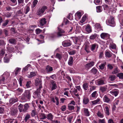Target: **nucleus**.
<instances>
[{"instance_id": "1", "label": "nucleus", "mask_w": 123, "mask_h": 123, "mask_svg": "<svg viewBox=\"0 0 123 123\" xmlns=\"http://www.w3.org/2000/svg\"><path fill=\"white\" fill-rule=\"evenodd\" d=\"M31 93L29 90H25L22 94L21 99L25 101H30L31 98Z\"/></svg>"}, {"instance_id": "2", "label": "nucleus", "mask_w": 123, "mask_h": 123, "mask_svg": "<svg viewBox=\"0 0 123 123\" xmlns=\"http://www.w3.org/2000/svg\"><path fill=\"white\" fill-rule=\"evenodd\" d=\"M47 9L46 6H43L41 8H39L37 12V14L39 16H41L44 13L45 10Z\"/></svg>"}, {"instance_id": "3", "label": "nucleus", "mask_w": 123, "mask_h": 123, "mask_svg": "<svg viewBox=\"0 0 123 123\" xmlns=\"http://www.w3.org/2000/svg\"><path fill=\"white\" fill-rule=\"evenodd\" d=\"M35 85L37 86H39L38 88L41 89L42 87L41 80L37 78L35 80Z\"/></svg>"}, {"instance_id": "4", "label": "nucleus", "mask_w": 123, "mask_h": 123, "mask_svg": "<svg viewBox=\"0 0 123 123\" xmlns=\"http://www.w3.org/2000/svg\"><path fill=\"white\" fill-rule=\"evenodd\" d=\"M11 114L12 116H15L17 115L18 112L17 108L14 106H12L11 108Z\"/></svg>"}, {"instance_id": "5", "label": "nucleus", "mask_w": 123, "mask_h": 123, "mask_svg": "<svg viewBox=\"0 0 123 123\" xmlns=\"http://www.w3.org/2000/svg\"><path fill=\"white\" fill-rule=\"evenodd\" d=\"M41 89L40 88H37V90L34 92V96H33L34 98L35 97L36 98H40L41 97L40 94L41 93Z\"/></svg>"}, {"instance_id": "6", "label": "nucleus", "mask_w": 123, "mask_h": 123, "mask_svg": "<svg viewBox=\"0 0 123 123\" xmlns=\"http://www.w3.org/2000/svg\"><path fill=\"white\" fill-rule=\"evenodd\" d=\"M62 45L64 47L70 46L72 44L71 42L69 40H67L64 41L62 43Z\"/></svg>"}, {"instance_id": "7", "label": "nucleus", "mask_w": 123, "mask_h": 123, "mask_svg": "<svg viewBox=\"0 0 123 123\" xmlns=\"http://www.w3.org/2000/svg\"><path fill=\"white\" fill-rule=\"evenodd\" d=\"M94 64V62L92 61L89 63L86 64L85 65V68L87 70H88L90 68L93 66Z\"/></svg>"}, {"instance_id": "8", "label": "nucleus", "mask_w": 123, "mask_h": 123, "mask_svg": "<svg viewBox=\"0 0 123 123\" xmlns=\"http://www.w3.org/2000/svg\"><path fill=\"white\" fill-rule=\"evenodd\" d=\"M96 82L97 84V85L99 86L105 84L107 82L104 80L100 79L97 80Z\"/></svg>"}, {"instance_id": "9", "label": "nucleus", "mask_w": 123, "mask_h": 123, "mask_svg": "<svg viewBox=\"0 0 123 123\" xmlns=\"http://www.w3.org/2000/svg\"><path fill=\"white\" fill-rule=\"evenodd\" d=\"M46 72L48 74L50 73L53 70L52 67L48 65L45 67V69Z\"/></svg>"}, {"instance_id": "10", "label": "nucleus", "mask_w": 123, "mask_h": 123, "mask_svg": "<svg viewBox=\"0 0 123 123\" xmlns=\"http://www.w3.org/2000/svg\"><path fill=\"white\" fill-rule=\"evenodd\" d=\"M100 36L102 38L106 40L110 37V35L108 34L104 33H102L100 35Z\"/></svg>"}, {"instance_id": "11", "label": "nucleus", "mask_w": 123, "mask_h": 123, "mask_svg": "<svg viewBox=\"0 0 123 123\" xmlns=\"http://www.w3.org/2000/svg\"><path fill=\"white\" fill-rule=\"evenodd\" d=\"M58 28V31L57 34L58 36V37H61L63 35V33L65 32L64 30L60 28L59 27Z\"/></svg>"}, {"instance_id": "12", "label": "nucleus", "mask_w": 123, "mask_h": 123, "mask_svg": "<svg viewBox=\"0 0 123 123\" xmlns=\"http://www.w3.org/2000/svg\"><path fill=\"white\" fill-rule=\"evenodd\" d=\"M114 22V18L112 17H110L106 22V24L108 25H109L110 24H113Z\"/></svg>"}, {"instance_id": "13", "label": "nucleus", "mask_w": 123, "mask_h": 123, "mask_svg": "<svg viewBox=\"0 0 123 123\" xmlns=\"http://www.w3.org/2000/svg\"><path fill=\"white\" fill-rule=\"evenodd\" d=\"M46 20L45 18H43L40 20L39 23L40 26H42L46 24Z\"/></svg>"}, {"instance_id": "14", "label": "nucleus", "mask_w": 123, "mask_h": 123, "mask_svg": "<svg viewBox=\"0 0 123 123\" xmlns=\"http://www.w3.org/2000/svg\"><path fill=\"white\" fill-rule=\"evenodd\" d=\"M8 42L12 44H15L17 43L16 39L13 38H10L8 40Z\"/></svg>"}, {"instance_id": "15", "label": "nucleus", "mask_w": 123, "mask_h": 123, "mask_svg": "<svg viewBox=\"0 0 123 123\" xmlns=\"http://www.w3.org/2000/svg\"><path fill=\"white\" fill-rule=\"evenodd\" d=\"M110 93L112 95H114L115 97L117 96L119 93L118 91L117 90H112L110 91Z\"/></svg>"}, {"instance_id": "16", "label": "nucleus", "mask_w": 123, "mask_h": 123, "mask_svg": "<svg viewBox=\"0 0 123 123\" xmlns=\"http://www.w3.org/2000/svg\"><path fill=\"white\" fill-rule=\"evenodd\" d=\"M18 99L16 98H11L9 100V103L11 105L14 103L15 102H16L18 101Z\"/></svg>"}, {"instance_id": "17", "label": "nucleus", "mask_w": 123, "mask_h": 123, "mask_svg": "<svg viewBox=\"0 0 123 123\" xmlns=\"http://www.w3.org/2000/svg\"><path fill=\"white\" fill-rule=\"evenodd\" d=\"M54 117V116L51 113L48 114L46 116V118L49 120L52 121Z\"/></svg>"}, {"instance_id": "18", "label": "nucleus", "mask_w": 123, "mask_h": 123, "mask_svg": "<svg viewBox=\"0 0 123 123\" xmlns=\"http://www.w3.org/2000/svg\"><path fill=\"white\" fill-rule=\"evenodd\" d=\"M7 46L6 47L7 50L10 52H12L14 50V48L11 46H9V44H8L7 45Z\"/></svg>"}, {"instance_id": "19", "label": "nucleus", "mask_w": 123, "mask_h": 123, "mask_svg": "<svg viewBox=\"0 0 123 123\" xmlns=\"http://www.w3.org/2000/svg\"><path fill=\"white\" fill-rule=\"evenodd\" d=\"M38 2V1L37 0H34L32 2L31 4V8L32 9L34 8L37 5Z\"/></svg>"}, {"instance_id": "20", "label": "nucleus", "mask_w": 123, "mask_h": 123, "mask_svg": "<svg viewBox=\"0 0 123 123\" xmlns=\"http://www.w3.org/2000/svg\"><path fill=\"white\" fill-rule=\"evenodd\" d=\"M89 102V100L88 98L86 97H84L83 99V102L84 104L86 105Z\"/></svg>"}, {"instance_id": "21", "label": "nucleus", "mask_w": 123, "mask_h": 123, "mask_svg": "<svg viewBox=\"0 0 123 123\" xmlns=\"http://www.w3.org/2000/svg\"><path fill=\"white\" fill-rule=\"evenodd\" d=\"M21 69V68H17L15 69L13 73H14L15 76H16L19 72Z\"/></svg>"}, {"instance_id": "22", "label": "nucleus", "mask_w": 123, "mask_h": 123, "mask_svg": "<svg viewBox=\"0 0 123 123\" xmlns=\"http://www.w3.org/2000/svg\"><path fill=\"white\" fill-rule=\"evenodd\" d=\"M84 114L86 116H89L90 115L89 112L87 108H84Z\"/></svg>"}, {"instance_id": "23", "label": "nucleus", "mask_w": 123, "mask_h": 123, "mask_svg": "<svg viewBox=\"0 0 123 123\" xmlns=\"http://www.w3.org/2000/svg\"><path fill=\"white\" fill-rule=\"evenodd\" d=\"M51 83L52 86V90H53L56 89V88L57 86L55 82V81L53 80H51Z\"/></svg>"}, {"instance_id": "24", "label": "nucleus", "mask_w": 123, "mask_h": 123, "mask_svg": "<svg viewBox=\"0 0 123 123\" xmlns=\"http://www.w3.org/2000/svg\"><path fill=\"white\" fill-rule=\"evenodd\" d=\"M73 58L72 57H70L69 60L68 62V65L70 66H72L73 64Z\"/></svg>"}, {"instance_id": "25", "label": "nucleus", "mask_w": 123, "mask_h": 123, "mask_svg": "<svg viewBox=\"0 0 123 123\" xmlns=\"http://www.w3.org/2000/svg\"><path fill=\"white\" fill-rule=\"evenodd\" d=\"M29 108V106L28 104H25L24 105L23 109V112H26Z\"/></svg>"}, {"instance_id": "26", "label": "nucleus", "mask_w": 123, "mask_h": 123, "mask_svg": "<svg viewBox=\"0 0 123 123\" xmlns=\"http://www.w3.org/2000/svg\"><path fill=\"white\" fill-rule=\"evenodd\" d=\"M89 44H86L85 45V49L86 52L88 53L90 52L89 49Z\"/></svg>"}, {"instance_id": "27", "label": "nucleus", "mask_w": 123, "mask_h": 123, "mask_svg": "<svg viewBox=\"0 0 123 123\" xmlns=\"http://www.w3.org/2000/svg\"><path fill=\"white\" fill-rule=\"evenodd\" d=\"M106 64V63L105 62L101 63L100 65L99 66V68L101 70L103 69L104 68L105 65Z\"/></svg>"}, {"instance_id": "28", "label": "nucleus", "mask_w": 123, "mask_h": 123, "mask_svg": "<svg viewBox=\"0 0 123 123\" xmlns=\"http://www.w3.org/2000/svg\"><path fill=\"white\" fill-rule=\"evenodd\" d=\"M107 86H100L99 89L102 92H103L106 91L107 88Z\"/></svg>"}, {"instance_id": "29", "label": "nucleus", "mask_w": 123, "mask_h": 123, "mask_svg": "<svg viewBox=\"0 0 123 123\" xmlns=\"http://www.w3.org/2000/svg\"><path fill=\"white\" fill-rule=\"evenodd\" d=\"M31 117V116L29 114H27L25 116L24 119V121L25 122H26L28 119Z\"/></svg>"}, {"instance_id": "30", "label": "nucleus", "mask_w": 123, "mask_h": 123, "mask_svg": "<svg viewBox=\"0 0 123 123\" xmlns=\"http://www.w3.org/2000/svg\"><path fill=\"white\" fill-rule=\"evenodd\" d=\"M104 101L107 103H109L110 101V99L106 95H105L103 98Z\"/></svg>"}, {"instance_id": "31", "label": "nucleus", "mask_w": 123, "mask_h": 123, "mask_svg": "<svg viewBox=\"0 0 123 123\" xmlns=\"http://www.w3.org/2000/svg\"><path fill=\"white\" fill-rule=\"evenodd\" d=\"M36 73L32 72L30 73V74L28 75V77L29 78H31L32 77L36 75Z\"/></svg>"}, {"instance_id": "32", "label": "nucleus", "mask_w": 123, "mask_h": 123, "mask_svg": "<svg viewBox=\"0 0 123 123\" xmlns=\"http://www.w3.org/2000/svg\"><path fill=\"white\" fill-rule=\"evenodd\" d=\"M100 99L99 98H98L96 100L91 101L92 104V105H95L98 104L100 101Z\"/></svg>"}, {"instance_id": "33", "label": "nucleus", "mask_w": 123, "mask_h": 123, "mask_svg": "<svg viewBox=\"0 0 123 123\" xmlns=\"http://www.w3.org/2000/svg\"><path fill=\"white\" fill-rule=\"evenodd\" d=\"M83 88L85 90H86L88 87V84L87 83L85 82L84 83L83 85Z\"/></svg>"}, {"instance_id": "34", "label": "nucleus", "mask_w": 123, "mask_h": 123, "mask_svg": "<svg viewBox=\"0 0 123 123\" xmlns=\"http://www.w3.org/2000/svg\"><path fill=\"white\" fill-rule=\"evenodd\" d=\"M97 46L98 47L97 45L96 44H92L91 45V50L93 51L95 49V48Z\"/></svg>"}, {"instance_id": "35", "label": "nucleus", "mask_w": 123, "mask_h": 123, "mask_svg": "<svg viewBox=\"0 0 123 123\" xmlns=\"http://www.w3.org/2000/svg\"><path fill=\"white\" fill-rule=\"evenodd\" d=\"M98 94L97 91H95L93 92L91 94V96L92 97L95 98L97 97Z\"/></svg>"}, {"instance_id": "36", "label": "nucleus", "mask_w": 123, "mask_h": 123, "mask_svg": "<svg viewBox=\"0 0 123 123\" xmlns=\"http://www.w3.org/2000/svg\"><path fill=\"white\" fill-rule=\"evenodd\" d=\"M105 110L106 114L108 115H109L110 114V112L108 107L106 106L105 107Z\"/></svg>"}, {"instance_id": "37", "label": "nucleus", "mask_w": 123, "mask_h": 123, "mask_svg": "<svg viewBox=\"0 0 123 123\" xmlns=\"http://www.w3.org/2000/svg\"><path fill=\"white\" fill-rule=\"evenodd\" d=\"M85 30L88 33H89L92 31V30L90 27L88 26H87L86 27Z\"/></svg>"}, {"instance_id": "38", "label": "nucleus", "mask_w": 123, "mask_h": 123, "mask_svg": "<svg viewBox=\"0 0 123 123\" xmlns=\"http://www.w3.org/2000/svg\"><path fill=\"white\" fill-rule=\"evenodd\" d=\"M96 114L100 118H102L104 117L103 114L99 111H98Z\"/></svg>"}, {"instance_id": "39", "label": "nucleus", "mask_w": 123, "mask_h": 123, "mask_svg": "<svg viewBox=\"0 0 123 123\" xmlns=\"http://www.w3.org/2000/svg\"><path fill=\"white\" fill-rule=\"evenodd\" d=\"M9 22V21L8 20H6L5 21V22L3 23L2 25V27L4 28L8 24Z\"/></svg>"}, {"instance_id": "40", "label": "nucleus", "mask_w": 123, "mask_h": 123, "mask_svg": "<svg viewBox=\"0 0 123 123\" xmlns=\"http://www.w3.org/2000/svg\"><path fill=\"white\" fill-rule=\"evenodd\" d=\"M14 119H8L6 120L5 121V123H12L13 122V121L14 120Z\"/></svg>"}, {"instance_id": "41", "label": "nucleus", "mask_w": 123, "mask_h": 123, "mask_svg": "<svg viewBox=\"0 0 123 123\" xmlns=\"http://www.w3.org/2000/svg\"><path fill=\"white\" fill-rule=\"evenodd\" d=\"M116 45L114 43H111L110 44V47L112 49H116Z\"/></svg>"}, {"instance_id": "42", "label": "nucleus", "mask_w": 123, "mask_h": 123, "mask_svg": "<svg viewBox=\"0 0 123 123\" xmlns=\"http://www.w3.org/2000/svg\"><path fill=\"white\" fill-rule=\"evenodd\" d=\"M40 119H44L46 118V116L44 113H41L39 116Z\"/></svg>"}, {"instance_id": "43", "label": "nucleus", "mask_w": 123, "mask_h": 123, "mask_svg": "<svg viewBox=\"0 0 123 123\" xmlns=\"http://www.w3.org/2000/svg\"><path fill=\"white\" fill-rule=\"evenodd\" d=\"M112 53L110 52L106 51L105 52V55L108 57H109L111 56Z\"/></svg>"}, {"instance_id": "44", "label": "nucleus", "mask_w": 123, "mask_h": 123, "mask_svg": "<svg viewBox=\"0 0 123 123\" xmlns=\"http://www.w3.org/2000/svg\"><path fill=\"white\" fill-rule=\"evenodd\" d=\"M18 109L20 112L23 111V105L21 104H20L18 106Z\"/></svg>"}, {"instance_id": "45", "label": "nucleus", "mask_w": 123, "mask_h": 123, "mask_svg": "<svg viewBox=\"0 0 123 123\" xmlns=\"http://www.w3.org/2000/svg\"><path fill=\"white\" fill-rule=\"evenodd\" d=\"M116 76L115 75H110L109 77V79L111 81L114 80L116 79Z\"/></svg>"}, {"instance_id": "46", "label": "nucleus", "mask_w": 123, "mask_h": 123, "mask_svg": "<svg viewBox=\"0 0 123 123\" xmlns=\"http://www.w3.org/2000/svg\"><path fill=\"white\" fill-rule=\"evenodd\" d=\"M37 114V112L36 111V110L34 109L32 110L31 114V115L32 117H34L35 116V115Z\"/></svg>"}, {"instance_id": "47", "label": "nucleus", "mask_w": 123, "mask_h": 123, "mask_svg": "<svg viewBox=\"0 0 123 123\" xmlns=\"http://www.w3.org/2000/svg\"><path fill=\"white\" fill-rule=\"evenodd\" d=\"M117 76L121 79L123 80V73H121L118 74L117 75Z\"/></svg>"}, {"instance_id": "48", "label": "nucleus", "mask_w": 123, "mask_h": 123, "mask_svg": "<svg viewBox=\"0 0 123 123\" xmlns=\"http://www.w3.org/2000/svg\"><path fill=\"white\" fill-rule=\"evenodd\" d=\"M97 70L96 69L93 68L90 71V72L93 74H96L97 72Z\"/></svg>"}, {"instance_id": "49", "label": "nucleus", "mask_w": 123, "mask_h": 123, "mask_svg": "<svg viewBox=\"0 0 123 123\" xmlns=\"http://www.w3.org/2000/svg\"><path fill=\"white\" fill-rule=\"evenodd\" d=\"M6 79H7L10 76V74L9 72H6L5 73L3 74Z\"/></svg>"}, {"instance_id": "50", "label": "nucleus", "mask_w": 123, "mask_h": 123, "mask_svg": "<svg viewBox=\"0 0 123 123\" xmlns=\"http://www.w3.org/2000/svg\"><path fill=\"white\" fill-rule=\"evenodd\" d=\"M119 72L117 68H116L114 70L113 72H112V74H114L117 73Z\"/></svg>"}, {"instance_id": "51", "label": "nucleus", "mask_w": 123, "mask_h": 123, "mask_svg": "<svg viewBox=\"0 0 123 123\" xmlns=\"http://www.w3.org/2000/svg\"><path fill=\"white\" fill-rule=\"evenodd\" d=\"M97 36V35L96 34H92L90 37V39L91 40H94L95 39Z\"/></svg>"}, {"instance_id": "52", "label": "nucleus", "mask_w": 123, "mask_h": 123, "mask_svg": "<svg viewBox=\"0 0 123 123\" xmlns=\"http://www.w3.org/2000/svg\"><path fill=\"white\" fill-rule=\"evenodd\" d=\"M56 58L60 60L62 58V55L61 54L57 53L56 54Z\"/></svg>"}, {"instance_id": "53", "label": "nucleus", "mask_w": 123, "mask_h": 123, "mask_svg": "<svg viewBox=\"0 0 123 123\" xmlns=\"http://www.w3.org/2000/svg\"><path fill=\"white\" fill-rule=\"evenodd\" d=\"M96 8L97 12H99L102 11V10L101 9V6H97Z\"/></svg>"}, {"instance_id": "54", "label": "nucleus", "mask_w": 123, "mask_h": 123, "mask_svg": "<svg viewBox=\"0 0 123 123\" xmlns=\"http://www.w3.org/2000/svg\"><path fill=\"white\" fill-rule=\"evenodd\" d=\"M9 95L7 94H6V95L4 97V95H3L2 98H0V100H4L5 99H6L7 98V97L9 96Z\"/></svg>"}, {"instance_id": "55", "label": "nucleus", "mask_w": 123, "mask_h": 123, "mask_svg": "<svg viewBox=\"0 0 123 123\" xmlns=\"http://www.w3.org/2000/svg\"><path fill=\"white\" fill-rule=\"evenodd\" d=\"M3 31L5 35L6 36H8V32L7 30L5 29H4Z\"/></svg>"}, {"instance_id": "56", "label": "nucleus", "mask_w": 123, "mask_h": 123, "mask_svg": "<svg viewBox=\"0 0 123 123\" xmlns=\"http://www.w3.org/2000/svg\"><path fill=\"white\" fill-rule=\"evenodd\" d=\"M30 8L28 6H27L26 7V8L25 9V14H27L28 12L30 11Z\"/></svg>"}, {"instance_id": "57", "label": "nucleus", "mask_w": 123, "mask_h": 123, "mask_svg": "<svg viewBox=\"0 0 123 123\" xmlns=\"http://www.w3.org/2000/svg\"><path fill=\"white\" fill-rule=\"evenodd\" d=\"M96 87V86H91L90 88V92L92 91L95 90Z\"/></svg>"}, {"instance_id": "58", "label": "nucleus", "mask_w": 123, "mask_h": 123, "mask_svg": "<svg viewBox=\"0 0 123 123\" xmlns=\"http://www.w3.org/2000/svg\"><path fill=\"white\" fill-rule=\"evenodd\" d=\"M23 79L22 77H20L19 79V83L20 86H22V81L23 80Z\"/></svg>"}, {"instance_id": "59", "label": "nucleus", "mask_w": 123, "mask_h": 123, "mask_svg": "<svg viewBox=\"0 0 123 123\" xmlns=\"http://www.w3.org/2000/svg\"><path fill=\"white\" fill-rule=\"evenodd\" d=\"M50 77L54 80H55L56 79V77L55 74H54L50 76Z\"/></svg>"}, {"instance_id": "60", "label": "nucleus", "mask_w": 123, "mask_h": 123, "mask_svg": "<svg viewBox=\"0 0 123 123\" xmlns=\"http://www.w3.org/2000/svg\"><path fill=\"white\" fill-rule=\"evenodd\" d=\"M6 44V43L3 40H0V46L5 45Z\"/></svg>"}, {"instance_id": "61", "label": "nucleus", "mask_w": 123, "mask_h": 123, "mask_svg": "<svg viewBox=\"0 0 123 123\" xmlns=\"http://www.w3.org/2000/svg\"><path fill=\"white\" fill-rule=\"evenodd\" d=\"M31 82L30 81H27L26 84V86L27 88H29L30 87V85L31 84Z\"/></svg>"}, {"instance_id": "62", "label": "nucleus", "mask_w": 123, "mask_h": 123, "mask_svg": "<svg viewBox=\"0 0 123 123\" xmlns=\"http://www.w3.org/2000/svg\"><path fill=\"white\" fill-rule=\"evenodd\" d=\"M4 61L5 62L8 63L9 61V59L6 57H4Z\"/></svg>"}, {"instance_id": "63", "label": "nucleus", "mask_w": 123, "mask_h": 123, "mask_svg": "<svg viewBox=\"0 0 123 123\" xmlns=\"http://www.w3.org/2000/svg\"><path fill=\"white\" fill-rule=\"evenodd\" d=\"M95 27L97 29L100 28H101V26L99 23H96L95 25Z\"/></svg>"}, {"instance_id": "64", "label": "nucleus", "mask_w": 123, "mask_h": 123, "mask_svg": "<svg viewBox=\"0 0 123 123\" xmlns=\"http://www.w3.org/2000/svg\"><path fill=\"white\" fill-rule=\"evenodd\" d=\"M98 123H105L104 119H99L98 121Z\"/></svg>"}]
</instances>
